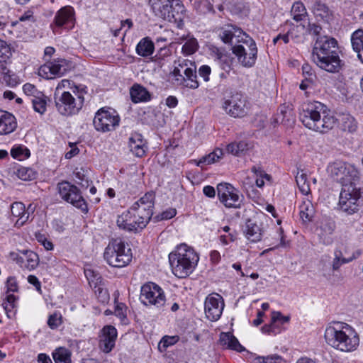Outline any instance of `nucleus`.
<instances>
[{
	"instance_id": "obj_1",
	"label": "nucleus",
	"mask_w": 363,
	"mask_h": 363,
	"mask_svg": "<svg viewBox=\"0 0 363 363\" xmlns=\"http://www.w3.org/2000/svg\"><path fill=\"white\" fill-rule=\"evenodd\" d=\"M337 41L327 35L318 37L312 52L313 62L328 72H338L341 67Z\"/></svg>"
},
{
	"instance_id": "obj_2",
	"label": "nucleus",
	"mask_w": 363,
	"mask_h": 363,
	"mask_svg": "<svg viewBox=\"0 0 363 363\" xmlns=\"http://www.w3.org/2000/svg\"><path fill=\"white\" fill-rule=\"evenodd\" d=\"M300 120L308 129L322 133L332 129L337 121L327 106L318 101L306 104L300 113Z\"/></svg>"
},
{
	"instance_id": "obj_3",
	"label": "nucleus",
	"mask_w": 363,
	"mask_h": 363,
	"mask_svg": "<svg viewBox=\"0 0 363 363\" xmlns=\"http://www.w3.org/2000/svg\"><path fill=\"white\" fill-rule=\"evenodd\" d=\"M324 337L328 345L343 352L354 350L359 343L357 333L347 323H335L328 326Z\"/></svg>"
},
{
	"instance_id": "obj_4",
	"label": "nucleus",
	"mask_w": 363,
	"mask_h": 363,
	"mask_svg": "<svg viewBox=\"0 0 363 363\" xmlns=\"http://www.w3.org/2000/svg\"><path fill=\"white\" fill-rule=\"evenodd\" d=\"M199 257L193 248L181 244L169 253V262L172 273L179 278H185L193 272Z\"/></svg>"
},
{
	"instance_id": "obj_5",
	"label": "nucleus",
	"mask_w": 363,
	"mask_h": 363,
	"mask_svg": "<svg viewBox=\"0 0 363 363\" xmlns=\"http://www.w3.org/2000/svg\"><path fill=\"white\" fill-rule=\"evenodd\" d=\"M104 258L113 267H124L132 260V250L122 240L112 239L105 248Z\"/></svg>"
},
{
	"instance_id": "obj_6",
	"label": "nucleus",
	"mask_w": 363,
	"mask_h": 363,
	"mask_svg": "<svg viewBox=\"0 0 363 363\" xmlns=\"http://www.w3.org/2000/svg\"><path fill=\"white\" fill-rule=\"evenodd\" d=\"M152 9L160 17L175 23L178 28L183 27L185 9L181 0H156Z\"/></svg>"
},
{
	"instance_id": "obj_7",
	"label": "nucleus",
	"mask_w": 363,
	"mask_h": 363,
	"mask_svg": "<svg viewBox=\"0 0 363 363\" xmlns=\"http://www.w3.org/2000/svg\"><path fill=\"white\" fill-rule=\"evenodd\" d=\"M170 74L172 77L174 84L177 86L195 89L199 86L197 80L196 65L191 61L179 60L178 66L174 67Z\"/></svg>"
},
{
	"instance_id": "obj_8",
	"label": "nucleus",
	"mask_w": 363,
	"mask_h": 363,
	"mask_svg": "<svg viewBox=\"0 0 363 363\" xmlns=\"http://www.w3.org/2000/svg\"><path fill=\"white\" fill-rule=\"evenodd\" d=\"M76 95L77 99L69 91H63L60 94H58V91L54 93L55 107L61 115L72 116L82 109L84 96L81 94Z\"/></svg>"
},
{
	"instance_id": "obj_9",
	"label": "nucleus",
	"mask_w": 363,
	"mask_h": 363,
	"mask_svg": "<svg viewBox=\"0 0 363 363\" xmlns=\"http://www.w3.org/2000/svg\"><path fill=\"white\" fill-rule=\"evenodd\" d=\"M361 197L360 188L357 183L345 184L341 189L338 206L340 210L348 215L359 211V200Z\"/></svg>"
},
{
	"instance_id": "obj_10",
	"label": "nucleus",
	"mask_w": 363,
	"mask_h": 363,
	"mask_svg": "<svg viewBox=\"0 0 363 363\" xmlns=\"http://www.w3.org/2000/svg\"><path fill=\"white\" fill-rule=\"evenodd\" d=\"M231 50L242 67H252L255 64L257 48L255 41L250 36H245L240 43L233 45Z\"/></svg>"
},
{
	"instance_id": "obj_11",
	"label": "nucleus",
	"mask_w": 363,
	"mask_h": 363,
	"mask_svg": "<svg viewBox=\"0 0 363 363\" xmlns=\"http://www.w3.org/2000/svg\"><path fill=\"white\" fill-rule=\"evenodd\" d=\"M327 172L334 180L342 184V187L347 184L357 183L359 180L355 168L342 161L330 163L327 167Z\"/></svg>"
},
{
	"instance_id": "obj_12",
	"label": "nucleus",
	"mask_w": 363,
	"mask_h": 363,
	"mask_svg": "<svg viewBox=\"0 0 363 363\" xmlns=\"http://www.w3.org/2000/svg\"><path fill=\"white\" fill-rule=\"evenodd\" d=\"M222 108L225 113L233 118H242L247 115L249 110L247 99L240 92L233 93L225 98Z\"/></svg>"
},
{
	"instance_id": "obj_13",
	"label": "nucleus",
	"mask_w": 363,
	"mask_h": 363,
	"mask_svg": "<svg viewBox=\"0 0 363 363\" xmlns=\"http://www.w3.org/2000/svg\"><path fill=\"white\" fill-rule=\"evenodd\" d=\"M57 189L60 197L64 201L72 204L83 213L88 212L87 204L75 185L68 182H62L57 184Z\"/></svg>"
},
{
	"instance_id": "obj_14",
	"label": "nucleus",
	"mask_w": 363,
	"mask_h": 363,
	"mask_svg": "<svg viewBox=\"0 0 363 363\" xmlns=\"http://www.w3.org/2000/svg\"><path fill=\"white\" fill-rule=\"evenodd\" d=\"M119 122L120 117L114 110L104 108L96 113L93 120L95 129L102 133L114 130L118 126Z\"/></svg>"
},
{
	"instance_id": "obj_15",
	"label": "nucleus",
	"mask_w": 363,
	"mask_h": 363,
	"mask_svg": "<svg viewBox=\"0 0 363 363\" xmlns=\"http://www.w3.org/2000/svg\"><path fill=\"white\" fill-rule=\"evenodd\" d=\"M140 299L144 305H152L160 308L166 303V297L162 289L153 282L142 286Z\"/></svg>"
},
{
	"instance_id": "obj_16",
	"label": "nucleus",
	"mask_w": 363,
	"mask_h": 363,
	"mask_svg": "<svg viewBox=\"0 0 363 363\" xmlns=\"http://www.w3.org/2000/svg\"><path fill=\"white\" fill-rule=\"evenodd\" d=\"M218 196L220 201L227 208H240L241 199L238 191L229 184H219L217 186Z\"/></svg>"
},
{
	"instance_id": "obj_17",
	"label": "nucleus",
	"mask_w": 363,
	"mask_h": 363,
	"mask_svg": "<svg viewBox=\"0 0 363 363\" xmlns=\"http://www.w3.org/2000/svg\"><path fill=\"white\" fill-rule=\"evenodd\" d=\"M224 300L218 294H211L205 300L204 309L206 318L211 321L218 320L224 308Z\"/></svg>"
},
{
	"instance_id": "obj_18",
	"label": "nucleus",
	"mask_w": 363,
	"mask_h": 363,
	"mask_svg": "<svg viewBox=\"0 0 363 363\" xmlns=\"http://www.w3.org/2000/svg\"><path fill=\"white\" fill-rule=\"evenodd\" d=\"M219 36L224 43L229 44L233 48L245 39V36L250 35L238 26L228 24L220 28Z\"/></svg>"
},
{
	"instance_id": "obj_19",
	"label": "nucleus",
	"mask_w": 363,
	"mask_h": 363,
	"mask_svg": "<svg viewBox=\"0 0 363 363\" xmlns=\"http://www.w3.org/2000/svg\"><path fill=\"white\" fill-rule=\"evenodd\" d=\"M335 229V223L330 218L323 219L316 228V234L319 242L324 245H330L333 242V235Z\"/></svg>"
},
{
	"instance_id": "obj_20",
	"label": "nucleus",
	"mask_w": 363,
	"mask_h": 363,
	"mask_svg": "<svg viewBox=\"0 0 363 363\" xmlns=\"http://www.w3.org/2000/svg\"><path fill=\"white\" fill-rule=\"evenodd\" d=\"M117 338V330L112 325H106L102 330V335L99 342L101 350L108 353L112 350L115 346Z\"/></svg>"
},
{
	"instance_id": "obj_21",
	"label": "nucleus",
	"mask_w": 363,
	"mask_h": 363,
	"mask_svg": "<svg viewBox=\"0 0 363 363\" xmlns=\"http://www.w3.org/2000/svg\"><path fill=\"white\" fill-rule=\"evenodd\" d=\"M17 127L14 116L6 111L0 110V135L13 132Z\"/></svg>"
},
{
	"instance_id": "obj_22",
	"label": "nucleus",
	"mask_w": 363,
	"mask_h": 363,
	"mask_svg": "<svg viewBox=\"0 0 363 363\" xmlns=\"http://www.w3.org/2000/svg\"><path fill=\"white\" fill-rule=\"evenodd\" d=\"M48 70L54 76L61 77L68 70L67 62L64 59H58L40 67V72L47 73Z\"/></svg>"
},
{
	"instance_id": "obj_23",
	"label": "nucleus",
	"mask_w": 363,
	"mask_h": 363,
	"mask_svg": "<svg viewBox=\"0 0 363 363\" xmlns=\"http://www.w3.org/2000/svg\"><path fill=\"white\" fill-rule=\"evenodd\" d=\"M74 11L71 6L60 9L55 16V23L57 27H62L69 23L73 24Z\"/></svg>"
},
{
	"instance_id": "obj_24",
	"label": "nucleus",
	"mask_w": 363,
	"mask_h": 363,
	"mask_svg": "<svg viewBox=\"0 0 363 363\" xmlns=\"http://www.w3.org/2000/svg\"><path fill=\"white\" fill-rule=\"evenodd\" d=\"M130 95L133 103L150 101L151 94L147 89L140 84H134L130 89Z\"/></svg>"
},
{
	"instance_id": "obj_25",
	"label": "nucleus",
	"mask_w": 363,
	"mask_h": 363,
	"mask_svg": "<svg viewBox=\"0 0 363 363\" xmlns=\"http://www.w3.org/2000/svg\"><path fill=\"white\" fill-rule=\"evenodd\" d=\"M11 211L13 216L18 217L15 227L23 226L28 220L30 213L26 211L25 205L21 202H15L11 206Z\"/></svg>"
},
{
	"instance_id": "obj_26",
	"label": "nucleus",
	"mask_w": 363,
	"mask_h": 363,
	"mask_svg": "<svg viewBox=\"0 0 363 363\" xmlns=\"http://www.w3.org/2000/svg\"><path fill=\"white\" fill-rule=\"evenodd\" d=\"M128 147L130 151L137 157H141L145 155V142L140 133H134L129 138Z\"/></svg>"
},
{
	"instance_id": "obj_27",
	"label": "nucleus",
	"mask_w": 363,
	"mask_h": 363,
	"mask_svg": "<svg viewBox=\"0 0 363 363\" xmlns=\"http://www.w3.org/2000/svg\"><path fill=\"white\" fill-rule=\"evenodd\" d=\"M22 259L21 267L29 271L35 269L39 264L38 255L31 250L21 251Z\"/></svg>"
},
{
	"instance_id": "obj_28",
	"label": "nucleus",
	"mask_w": 363,
	"mask_h": 363,
	"mask_svg": "<svg viewBox=\"0 0 363 363\" xmlns=\"http://www.w3.org/2000/svg\"><path fill=\"white\" fill-rule=\"evenodd\" d=\"M132 213L130 212V209L127 210L126 211L123 212L121 215H120L117 218V225L123 230H127L128 232H136L135 225L136 222L133 220L131 214Z\"/></svg>"
},
{
	"instance_id": "obj_29",
	"label": "nucleus",
	"mask_w": 363,
	"mask_h": 363,
	"mask_svg": "<svg viewBox=\"0 0 363 363\" xmlns=\"http://www.w3.org/2000/svg\"><path fill=\"white\" fill-rule=\"evenodd\" d=\"M245 233L247 238L253 242L259 241L262 235L260 226L251 219L246 222Z\"/></svg>"
},
{
	"instance_id": "obj_30",
	"label": "nucleus",
	"mask_w": 363,
	"mask_h": 363,
	"mask_svg": "<svg viewBox=\"0 0 363 363\" xmlns=\"http://www.w3.org/2000/svg\"><path fill=\"white\" fill-rule=\"evenodd\" d=\"M351 43L358 59L363 63V30H357L352 34Z\"/></svg>"
},
{
	"instance_id": "obj_31",
	"label": "nucleus",
	"mask_w": 363,
	"mask_h": 363,
	"mask_svg": "<svg viewBox=\"0 0 363 363\" xmlns=\"http://www.w3.org/2000/svg\"><path fill=\"white\" fill-rule=\"evenodd\" d=\"M220 342L223 345H227L228 349L238 352L245 350V348L240 344L238 339L230 333H221L220 335Z\"/></svg>"
},
{
	"instance_id": "obj_32",
	"label": "nucleus",
	"mask_w": 363,
	"mask_h": 363,
	"mask_svg": "<svg viewBox=\"0 0 363 363\" xmlns=\"http://www.w3.org/2000/svg\"><path fill=\"white\" fill-rule=\"evenodd\" d=\"M154 43L149 37L141 39L136 46V52L141 57H149L154 52Z\"/></svg>"
},
{
	"instance_id": "obj_33",
	"label": "nucleus",
	"mask_w": 363,
	"mask_h": 363,
	"mask_svg": "<svg viewBox=\"0 0 363 363\" xmlns=\"http://www.w3.org/2000/svg\"><path fill=\"white\" fill-rule=\"evenodd\" d=\"M312 11L315 17L320 20L328 22L330 19L331 11L329 8L319 0H316L312 6Z\"/></svg>"
},
{
	"instance_id": "obj_34",
	"label": "nucleus",
	"mask_w": 363,
	"mask_h": 363,
	"mask_svg": "<svg viewBox=\"0 0 363 363\" xmlns=\"http://www.w3.org/2000/svg\"><path fill=\"white\" fill-rule=\"evenodd\" d=\"M130 208H135L136 216H138V219L141 220V222H138V223H140L143 226H146L153 214V210L152 208H147L141 206L138 203H135Z\"/></svg>"
},
{
	"instance_id": "obj_35",
	"label": "nucleus",
	"mask_w": 363,
	"mask_h": 363,
	"mask_svg": "<svg viewBox=\"0 0 363 363\" xmlns=\"http://www.w3.org/2000/svg\"><path fill=\"white\" fill-rule=\"evenodd\" d=\"M36 21V18L34 16L33 10L28 9L19 17L18 21L11 23V26H17L20 28L26 26L31 27Z\"/></svg>"
},
{
	"instance_id": "obj_36",
	"label": "nucleus",
	"mask_w": 363,
	"mask_h": 363,
	"mask_svg": "<svg viewBox=\"0 0 363 363\" xmlns=\"http://www.w3.org/2000/svg\"><path fill=\"white\" fill-rule=\"evenodd\" d=\"M300 217L303 222L308 223L311 221L314 213L315 209L313 203L309 201H303L299 206Z\"/></svg>"
},
{
	"instance_id": "obj_37",
	"label": "nucleus",
	"mask_w": 363,
	"mask_h": 363,
	"mask_svg": "<svg viewBox=\"0 0 363 363\" xmlns=\"http://www.w3.org/2000/svg\"><path fill=\"white\" fill-rule=\"evenodd\" d=\"M250 144L246 141L231 143L227 145L226 150L228 153L235 156H240L250 148Z\"/></svg>"
},
{
	"instance_id": "obj_38",
	"label": "nucleus",
	"mask_w": 363,
	"mask_h": 363,
	"mask_svg": "<svg viewBox=\"0 0 363 363\" xmlns=\"http://www.w3.org/2000/svg\"><path fill=\"white\" fill-rule=\"evenodd\" d=\"M223 156V150L221 149H216L213 152L202 157L196 162V165L203 168L205 165L211 164L220 159Z\"/></svg>"
},
{
	"instance_id": "obj_39",
	"label": "nucleus",
	"mask_w": 363,
	"mask_h": 363,
	"mask_svg": "<svg viewBox=\"0 0 363 363\" xmlns=\"http://www.w3.org/2000/svg\"><path fill=\"white\" fill-rule=\"evenodd\" d=\"M334 257L332 261V269L333 271H337L340 269L342 264L350 262L353 260L354 257L345 258L343 257L342 251L336 248L333 253Z\"/></svg>"
},
{
	"instance_id": "obj_40",
	"label": "nucleus",
	"mask_w": 363,
	"mask_h": 363,
	"mask_svg": "<svg viewBox=\"0 0 363 363\" xmlns=\"http://www.w3.org/2000/svg\"><path fill=\"white\" fill-rule=\"evenodd\" d=\"M55 363H71V352L65 347H58L52 352Z\"/></svg>"
},
{
	"instance_id": "obj_41",
	"label": "nucleus",
	"mask_w": 363,
	"mask_h": 363,
	"mask_svg": "<svg viewBox=\"0 0 363 363\" xmlns=\"http://www.w3.org/2000/svg\"><path fill=\"white\" fill-rule=\"evenodd\" d=\"M30 101L35 111L40 114H43L46 111L47 97L43 92L42 96L37 95L30 98Z\"/></svg>"
},
{
	"instance_id": "obj_42",
	"label": "nucleus",
	"mask_w": 363,
	"mask_h": 363,
	"mask_svg": "<svg viewBox=\"0 0 363 363\" xmlns=\"http://www.w3.org/2000/svg\"><path fill=\"white\" fill-rule=\"evenodd\" d=\"M291 13L293 16V19L297 22L303 21L307 16L306 9L303 3L300 1L293 4Z\"/></svg>"
},
{
	"instance_id": "obj_43",
	"label": "nucleus",
	"mask_w": 363,
	"mask_h": 363,
	"mask_svg": "<svg viewBox=\"0 0 363 363\" xmlns=\"http://www.w3.org/2000/svg\"><path fill=\"white\" fill-rule=\"evenodd\" d=\"M252 172L256 176L255 183L257 186L262 188L264 185V179L270 181L271 176L267 174L260 166H253L251 168Z\"/></svg>"
},
{
	"instance_id": "obj_44",
	"label": "nucleus",
	"mask_w": 363,
	"mask_h": 363,
	"mask_svg": "<svg viewBox=\"0 0 363 363\" xmlns=\"http://www.w3.org/2000/svg\"><path fill=\"white\" fill-rule=\"evenodd\" d=\"M296 182L300 191L304 194L308 195L311 192L309 183L307 181V176L303 171L298 172L296 176Z\"/></svg>"
},
{
	"instance_id": "obj_45",
	"label": "nucleus",
	"mask_w": 363,
	"mask_h": 363,
	"mask_svg": "<svg viewBox=\"0 0 363 363\" xmlns=\"http://www.w3.org/2000/svg\"><path fill=\"white\" fill-rule=\"evenodd\" d=\"M342 128L343 130L350 133L354 132L357 128L355 118L350 114H344L341 117Z\"/></svg>"
},
{
	"instance_id": "obj_46",
	"label": "nucleus",
	"mask_w": 363,
	"mask_h": 363,
	"mask_svg": "<svg viewBox=\"0 0 363 363\" xmlns=\"http://www.w3.org/2000/svg\"><path fill=\"white\" fill-rule=\"evenodd\" d=\"M289 35H291V39L295 43H300L303 41V35L305 32V26L300 24L296 26H294L291 30H289Z\"/></svg>"
},
{
	"instance_id": "obj_47",
	"label": "nucleus",
	"mask_w": 363,
	"mask_h": 363,
	"mask_svg": "<svg viewBox=\"0 0 363 363\" xmlns=\"http://www.w3.org/2000/svg\"><path fill=\"white\" fill-rule=\"evenodd\" d=\"M155 194L153 191L146 193L135 203H138L140 206L147 208H152L153 210L155 203Z\"/></svg>"
},
{
	"instance_id": "obj_48",
	"label": "nucleus",
	"mask_w": 363,
	"mask_h": 363,
	"mask_svg": "<svg viewBox=\"0 0 363 363\" xmlns=\"http://www.w3.org/2000/svg\"><path fill=\"white\" fill-rule=\"evenodd\" d=\"M11 156L18 160H25L30 156V151L23 146L13 147L11 150Z\"/></svg>"
},
{
	"instance_id": "obj_49",
	"label": "nucleus",
	"mask_w": 363,
	"mask_h": 363,
	"mask_svg": "<svg viewBox=\"0 0 363 363\" xmlns=\"http://www.w3.org/2000/svg\"><path fill=\"white\" fill-rule=\"evenodd\" d=\"M233 60V57L224 54L220 55L218 57V63L219 66L226 73H229L232 69Z\"/></svg>"
},
{
	"instance_id": "obj_50",
	"label": "nucleus",
	"mask_w": 363,
	"mask_h": 363,
	"mask_svg": "<svg viewBox=\"0 0 363 363\" xmlns=\"http://www.w3.org/2000/svg\"><path fill=\"white\" fill-rule=\"evenodd\" d=\"M74 175L75 177V182L81 185L82 187H88L89 185V180L86 174H85V170L81 168L78 169L77 168L74 171Z\"/></svg>"
},
{
	"instance_id": "obj_51",
	"label": "nucleus",
	"mask_w": 363,
	"mask_h": 363,
	"mask_svg": "<svg viewBox=\"0 0 363 363\" xmlns=\"http://www.w3.org/2000/svg\"><path fill=\"white\" fill-rule=\"evenodd\" d=\"M85 275L89 281L91 287H96L102 281V278L99 273L92 269H85Z\"/></svg>"
},
{
	"instance_id": "obj_52",
	"label": "nucleus",
	"mask_w": 363,
	"mask_h": 363,
	"mask_svg": "<svg viewBox=\"0 0 363 363\" xmlns=\"http://www.w3.org/2000/svg\"><path fill=\"white\" fill-rule=\"evenodd\" d=\"M198 49V43L196 38H190L182 46V52L186 55L194 53Z\"/></svg>"
},
{
	"instance_id": "obj_53",
	"label": "nucleus",
	"mask_w": 363,
	"mask_h": 363,
	"mask_svg": "<svg viewBox=\"0 0 363 363\" xmlns=\"http://www.w3.org/2000/svg\"><path fill=\"white\" fill-rule=\"evenodd\" d=\"M96 296L99 301L106 303L109 300V294L108 291L101 286V284H97L96 287H93Z\"/></svg>"
},
{
	"instance_id": "obj_54",
	"label": "nucleus",
	"mask_w": 363,
	"mask_h": 363,
	"mask_svg": "<svg viewBox=\"0 0 363 363\" xmlns=\"http://www.w3.org/2000/svg\"><path fill=\"white\" fill-rule=\"evenodd\" d=\"M16 297L13 294H9L6 297V301L3 302L2 306L8 316V318H11V309L9 308V304L11 306V308H16Z\"/></svg>"
},
{
	"instance_id": "obj_55",
	"label": "nucleus",
	"mask_w": 363,
	"mask_h": 363,
	"mask_svg": "<svg viewBox=\"0 0 363 363\" xmlns=\"http://www.w3.org/2000/svg\"><path fill=\"white\" fill-rule=\"evenodd\" d=\"M177 214V211L175 208H169L162 213L155 216L153 218L155 222H158L164 220H169L174 217Z\"/></svg>"
},
{
	"instance_id": "obj_56",
	"label": "nucleus",
	"mask_w": 363,
	"mask_h": 363,
	"mask_svg": "<svg viewBox=\"0 0 363 363\" xmlns=\"http://www.w3.org/2000/svg\"><path fill=\"white\" fill-rule=\"evenodd\" d=\"M11 56L10 46L6 42L0 40V60L7 61Z\"/></svg>"
},
{
	"instance_id": "obj_57",
	"label": "nucleus",
	"mask_w": 363,
	"mask_h": 363,
	"mask_svg": "<svg viewBox=\"0 0 363 363\" xmlns=\"http://www.w3.org/2000/svg\"><path fill=\"white\" fill-rule=\"evenodd\" d=\"M17 176L22 180H31L35 177V172L29 168L21 167L17 170Z\"/></svg>"
},
{
	"instance_id": "obj_58",
	"label": "nucleus",
	"mask_w": 363,
	"mask_h": 363,
	"mask_svg": "<svg viewBox=\"0 0 363 363\" xmlns=\"http://www.w3.org/2000/svg\"><path fill=\"white\" fill-rule=\"evenodd\" d=\"M127 307L123 303H117L114 313L116 316L118 317L123 323H126L127 321V313H126Z\"/></svg>"
},
{
	"instance_id": "obj_59",
	"label": "nucleus",
	"mask_w": 363,
	"mask_h": 363,
	"mask_svg": "<svg viewBox=\"0 0 363 363\" xmlns=\"http://www.w3.org/2000/svg\"><path fill=\"white\" fill-rule=\"evenodd\" d=\"M292 117V113L291 110H288L286 107H281L279 108V113H278L277 118L276 119L277 122L279 121L281 123L284 122H290L292 121L294 122Z\"/></svg>"
},
{
	"instance_id": "obj_60",
	"label": "nucleus",
	"mask_w": 363,
	"mask_h": 363,
	"mask_svg": "<svg viewBox=\"0 0 363 363\" xmlns=\"http://www.w3.org/2000/svg\"><path fill=\"white\" fill-rule=\"evenodd\" d=\"M256 359L258 363H286L285 360L281 356L277 354L267 357H258Z\"/></svg>"
},
{
	"instance_id": "obj_61",
	"label": "nucleus",
	"mask_w": 363,
	"mask_h": 363,
	"mask_svg": "<svg viewBox=\"0 0 363 363\" xmlns=\"http://www.w3.org/2000/svg\"><path fill=\"white\" fill-rule=\"evenodd\" d=\"M62 323V316L60 313H55L48 318V325L51 329L57 328Z\"/></svg>"
},
{
	"instance_id": "obj_62",
	"label": "nucleus",
	"mask_w": 363,
	"mask_h": 363,
	"mask_svg": "<svg viewBox=\"0 0 363 363\" xmlns=\"http://www.w3.org/2000/svg\"><path fill=\"white\" fill-rule=\"evenodd\" d=\"M23 90L26 95L30 96L31 98L37 95L42 96V91H38L33 84L30 83L25 84L23 86Z\"/></svg>"
},
{
	"instance_id": "obj_63",
	"label": "nucleus",
	"mask_w": 363,
	"mask_h": 363,
	"mask_svg": "<svg viewBox=\"0 0 363 363\" xmlns=\"http://www.w3.org/2000/svg\"><path fill=\"white\" fill-rule=\"evenodd\" d=\"M179 337L177 336H164L161 340L159 347H162L164 349L172 346L177 342Z\"/></svg>"
},
{
	"instance_id": "obj_64",
	"label": "nucleus",
	"mask_w": 363,
	"mask_h": 363,
	"mask_svg": "<svg viewBox=\"0 0 363 363\" xmlns=\"http://www.w3.org/2000/svg\"><path fill=\"white\" fill-rule=\"evenodd\" d=\"M35 238L38 242L41 243L47 250H51L53 249L52 242L48 240L45 235L40 233H35Z\"/></svg>"
}]
</instances>
